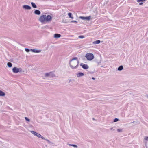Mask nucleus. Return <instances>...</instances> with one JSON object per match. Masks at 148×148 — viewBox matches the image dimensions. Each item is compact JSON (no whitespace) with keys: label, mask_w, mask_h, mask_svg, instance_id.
<instances>
[{"label":"nucleus","mask_w":148,"mask_h":148,"mask_svg":"<svg viewBox=\"0 0 148 148\" xmlns=\"http://www.w3.org/2000/svg\"><path fill=\"white\" fill-rule=\"evenodd\" d=\"M79 18H80V19H81L82 20H85V17L80 16L79 17Z\"/></svg>","instance_id":"nucleus-24"},{"label":"nucleus","mask_w":148,"mask_h":148,"mask_svg":"<svg viewBox=\"0 0 148 148\" xmlns=\"http://www.w3.org/2000/svg\"><path fill=\"white\" fill-rule=\"evenodd\" d=\"M110 130H113V128L112 127V128H111L110 129Z\"/></svg>","instance_id":"nucleus-37"},{"label":"nucleus","mask_w":148,"mask_h":148,"mask_svg":"<svg viewBox=\"0 0 148 148\" xmlns=\"http://www.w3.org/2000/svg\"><path fill=\"white\" fill-rule=\"evenodd\" d=\"M71 23H73V22H77V21H71Z\"/></svg>","instance_id":"nucleus-31"},{"label":"nucleus","mask_w":148,"mask_h":148,"mask_svg":"<svg viewBox=\"0 0 148 148\" xmlns=\"http://www.w3.org/2000/svg\"><path fill=\"white\" fill-rule=\"evenodd\" d=\"M12 71L14 73H17L19 72H21L22 69L21 68H18L16 67H14L12 69Z\"/></svg>","instance_id":"nucleus-4"},{"label":"nucleus","mask_w":148,"mask_h":148,"mask_svg":"<svg viewBox=\"0 0 148 148\" xmlns=\"http://www.w3.org/2000/svg\"><path fill=\"white\" fill-rule=\"evenodd\" d=\"M5 93L1 90H0V96H4L5 95Z\"/></svg>","instance_id":"nucleus-14"},{"label":"nucleus","mask_w":148,"mask_h":148,"mask_svg":"<svg viewBox=\"0 0 148 148\" xmlns=\"http://www.w3.org/2000/svg\"><path fill=\"white\" fill-rule=\"evenodd\" d=\"M79 37L80 38H84V37L82 35L80 36H79Z\"/></svg>","instance_id":"nucleus-26"},{"label":"nucleus","mask_w":148,"mask_h":148,"mask_svg":"<svg viewBox=\"0 0 148 148\" xmlns=\"http://www.w3.org/2000/svg\"><path fill=\"white\" fill-rule=\"evenodd\" d=\"M52 74L51 72L46 73L45 74V76L46 77H49L52 76Z\"/></svg>","instance_id":"nucleus-9"},{"label":"nucleus","mask_w":148,"mask_h":148,"mask_svg":"<svg viewBox=\"0 0 148 148\" xmlns=\"http://www.w3.org/2000/svg\"><path fill=\"white\" fill-rule=\"evenodd\" d=\"M30 132L32 133L34 135V136H36L37 133V132H36L34 131H30Z\"/></svg>","instance_id":"nucleus-19"},{"label":"nucleus","mask_w":148,"mask_h":148,"mask_svg":"<svg viewBox=\"0 0 148 148\" xmlns=\"http://www.w3.org/2000/svg\"><path fill=\"white\" fill-rule=\"evenodd\" d=\"M146 97L147 98H148V95H146Z\"/></svg>","instance_id":"nucleus-36"},{"label":"nucleus","mask_w":148,"mask_h":148,"mask_svg":"<svg viewBox=\"0 0 148 148\" xmlns=\"http://www.w3.org/2000/svg\"><path fill=\"white\" fill-rule=\"evenodd\" d=\"M143 4V3L142 2H141L139 3V5H142Z\"/></svg>","instance_id":"nucleus-33"},{"label":"nucleus","mask_w":148,"mask_h":148,"mask_svg":"<svg viewBox=\"0 0 148 148\" xmlns=\"http://www.w3.org/2000/svg\"><path fill=\"white\" fill-rule=\"evenodd\" d=\"M69 64L71 68L75 69L77 68L79 64V61L77 58L76 57L73 58L70 61Z\"/></svg>","instance_id":"nucleus-1"},{"label":"nucleus","mask_w":148,"mask_h":148,"mask_svg":"<svg viewBox=\"0 0 148 148\" xmlns=\"http://www.w3.org/2000/svg\"><path fill=\"white\" fill-rule=\"evenodd\" d=\"M70 18H72V19H73V17L72 16H71V17H70Z\"/></svg>","instance_id":"nucleus-38"},{"label":"nucleus","mask_w":148,"mask_h":148,"mask_svg":"<svg viewBox=\"0 0 148 148\" xmlns=\"http://www.w3.org/2000/svg\"><path fill=\"white\" fill-rule=\"evenodd\" d=\"M68 15L70 18L72 16V14L71 13H69L68 14Z\"/></svg>","instance_id":"nucleus-27"},{"label":"nucleus","mask_w":148,"mask_h":148,"mask_svg":"<svg viewBox=\"0 0 148 148\" xmlns=\"http://www.w3.org/2000/svg\"><path fill=\"white\" fill-rule=\"evenodd\" d=\"M123 66L122 65H121V66H119L118 68L117 69H118V70L119 71H121L123 70Z\"/></svg>","instance_id":"nucleus-18"},{"label":"nucleus","mask_w":148,"mask_h":148,"mask_svg":"<svg viewBox=\"0 0 148 148\" xmlns=\"http://www.w3.org/2000/svg\"><path fill=\"white\" fill-rule=\"evenodd\" d=\"M119 121V119H118L117 118H115L114 119V122H116L118 121Z\"/></svg>","instance_id":"nucleus-25"},{"label":"nucleus","mask_w":148,"mask_h":148,"mask_svg":"<svg viewBox=\"0 0 148 148\" xmlns=\"http://www.w3.org/2000/svg\"><path fill=\"white\" fill-rule=\"evenodd\" d=\"M30 50L32 52H33L34 53H40V52H41V50H37V49H30Z\"/></svg>","instance_id":"nucleus-7"},{"label":"nucleus","mask_w":148,"mask_h":148,"mask_svg":"<svg viewBox=\"0 0 148 148\" xmlns=\"http://www.w3.org/2000/svg\"><path fill=\"white\" fill-rule=\"evenodd\" d=\"M25 120L29 122L30 121V119L28 118L27 117H25Z\"/></svg>","instance_id":"nucleus-23"},{"label":"nucleus","mask_w":148,"mask_h":148,"mask_svg":"<svg viewBox=\"0 0 148 148\" xmlns=\"http://www.w3.org/2000/svg\"><path fill=\"white\" fill-rule=\"evenodd\" d=\"M145 0H137V2H139L140 1H145Z\"/></svg>","instance_id":"nucleus-30"},{"label":"nucleus","mask_w":148,"mask_h":148,"mask_svg":"<svg viewBox=\"0 0 148 148\" xmlns=\"http://www.w3.org/2000/svg\"><path fill=\"white\" fill-rule=\"evenodd\" d=\"M47 26H46L44 27H44V28H47Z\"/></svg>","instance_id":"nucleus-35"},{"label":"nucleus","mask_w":148,"mask_h":148,"mask_svg":"<svg viewBox=\"0 0 148 148\" xmlns=\"http://www.w3.org/2000/svg\"><path fill=\"white\" fill-rule=\"evenodd\" d=\"M52 17L49 15L46 16V15H42L40 16L39 21L42 23H44L45 22H51L52 19Z\"/></svg>","instance_id":"nucleus-2"},{"label":"nucleus","mask_w":148,"mask_h":148,"mask_svg":"<svg viewBox=\"0 0 148 148\" xmlns=\"http://www.w3.org/2000/svg\"><path fill=\"white\" fill-rule=\"evenodd\" d=\"M85 57L86 58L87 60H91L94 58V56L92 53H88L86 54Z\"/></svg>","instance_id":"nucleus-3"},{"label":"nucleus","mask_w":148,"mask_h":148,"mask_svg":"<svg viewBox=\"0 0 148 148\" xmlns=\"http://www.w3.org/2000/svg\"><path fill=\"white\" fill-rule=\"evenodd\" d=\"M143 143L146 148H148V136H145L143 140Z\"/></svg>","instance_id":"nucleus-5"},{"label":"nucleus","mask_w":148,"mask_h":148,"mask_svg":"<svg viewBox=\"0 0 148 148\" xmlns=\"http://www.w3.org/2000/svg\"><path fill=\"white\" fill-rule=\"evenodd\" d=\"M34 13L36 15H40V12L38 10H36L34 11Z\"/></svg>","instance_id":"nucleus-10"},{"label":"nucleus","mask_w":148,"mask_h":148,"mask_svg":"<svg viewBox=\"0 0 148 148\" xmlns=\"http://www.w3.org/2000/svg\"><path fill=\"white\" fill-rule=\"evenodd\" d=\"M92 79H93V80H95V78L94 77H92Z\"/></svg>","instance_id":"nucleus-34"},{"label":"nucleus","mask_w":148,"mask_h":148,"mask_svg":"<svg viewBox=\"0 0 148 148\" xmlns=\"http://www.w3.org/2000/svg\"><path fill=\"white\" fill-rule=\"evenodd\" d=\"M101 41L100 40H96L95 41H94L93 42V44H98L100 43Z\"/></svg>","instance_id":"nucleus-13"},{"label":"nucleus","mask_w":148,"mask_h":148,"mask_svg":"<svg viewBox=\"0 0 148 148\" xmlns=\"http://www.w3.org/2000/svg\"><path fill=\"white\" fill-rule=\"evenodd\" d=\"M80 65L83 68L85 69H87L89 68L88 65L86 64L81 63L80 64Z\"/></svg>","instance_id":"nucleus-6"},{"label":"nucleus","mask_w":148,"mask_h":148,"mask_svg":"<svg viewBox=\"0 0 148 148\" xmlns=\"http://www.w3.org/2000/svg\"><path fill=\"white\" fill-rule=\"evenodd\" d=\"M84 75V74L82 73H78V74L77 75V77H81L83 76Z\"/></svg>","instance_id":"nucleus-16"},{"label":"nucleus","mask_w":148,"mask_h":148,"mask_svg":"<svg viewBox=\"0 0 148 148\" xmlns=\"http://www.w3.org/2000/svg\"><path fill=\"white\" fill-rule=\"evenodd\" d=\"M31 5H32V7H33L34 8H37V6H36V5L35 4V3H34L32 2L31 3Z\"/></svg>","instance_id":"nucleus-17"},{"label":"nucleus","mask_w":148,"mask_h":148,"mask_svg":"<svg viewBox=\"0 0 148 148\" xmlns=\"http://www.w3.org/2000/svg\"><path fill=\"white\" fill-rule=\"evenodd\" d=\"M91 16H89L88 17H85V20H90L91 19Z\"/></svg>","instance_id":"nucleus-21"},{"label":"nucleus","mask_w":148,"mask_h":148,"mask_svg":"<svg viewBox=\"0 0 148 148\" xmlns=\"http://www.w3.org/2000/svg\"><path fill=\"white\" fill-rule=\"evenodd\" d=\"M25 50L27 52H29V49L27 48H25Z\"/></svg>","instance_id":"nucleus-28"},{"label":"nucleus","mask_w":148,"mask_h":148,"mask_svg":"<svg viewBox=\"0 0 148 148\" xmlns=\"http://www.w3.org/2000/svg\"><path fill=\"white\" fill-rule=\"evenodd\" d=\"M68 145H69V146H71L74 147V148H77V146L75 145L74 144H68Z\"/></svg>","instance_id":"nucleus-15"},{"label":"nucleus","mask_w":148,"mask_h":148,"mask_svg":"<svg viewBox=\"0 0 148 148\" xmlns=\"http://www.w3.org/2000/svg\"><path fill=\"white\" fill-rule=\"evenodd\" d=\"M7 66L9 67H11L12 66V64L11 62H8L7 64Z\"/></svg>","instance_id":"nucleus-20"},{"label":"nucleus","mask_w":148,"mask_h":148,"mask_svg":"<svg viewBox=\"0 0 148 148\" xmlns=\"http://www.w3.org/2000/svg\"><path fill=\"white\" fill-rule=\"evenodd\" d=\"M36 136L39 138H42L43 139H45V138L43 137L38 133H37Z\"/></svg>","instance_id":"nucleus-12"},{"label":"nucleus","mask_w":148,"mask_h":148,"mask_svg":"<svg viewBox=\"0 0 148 148\" xmlns=\"http://www.w3.org/2000/svg\"><path fill=\"white\" fill-rule=\"evenodd\" d=\"M73 79H70L69 81V83H70L71 82H72V81H73Z\"/></svg>","instance_id":"nucleus-32"},{"label":"nucleus","mask_w":148,"mask_h":148,"mask_svg":"<svg viewBox=\"0 0 148 148\" xmlns=\"http://www.w3.org/2000/svg\"><path fill=\"white\" fill-rule=\"evenodd\" d=\"M44 140L47 141L48 142H49L50 143H52L51 141H50L49 140H48L47 139H45H45H44Z\"/></svg>","instance_id":"nucleus-29"},{"label":"nucleus","mask_w":148,"mask_h":148,"mask_svg":"<svg viewBox=\"0 0 148 148\" xmlns=\"http://www.w3.org/2000/svg\"><path fill=\"white\" fill-rule=\"evenodd\" d=\"M23 8L26 9V10H30L31 9V7L28 5H23Z\"/></svg>","instance_id":"nucleus-8"},{"label":"nucleus","mask_w":148,"mask_h":148,"mask_svg":"<svg viewBox=\"0 0 148 148\" xmlns=\"http://www.w3.org/2000/svg\"><path fill=\"white\" fill-rule=\"evenodd\" d=\"M61 36V35L59 34H54V37L55 38H59Z\"/></svg>","instance_id":"nucleus-11"},{"label":"nucleus","mask_w":148,"mask_h":148,"mask_svg":"<svg viewBox=\"0 0 148 148\" xmlns=\"http://www.w3.org/2000/svg\"><path fill=\"white\" fill-rule=\"evenodd\" d=\"M123 129L119 128L117 129V131L119 132H122L123 131Z\"/></svg>","instance_id":"nucleus-22"}]
</instances>
